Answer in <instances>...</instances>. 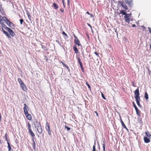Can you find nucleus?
Returning <instances> with one entry per match:
<instances>
[{
  "mask_svg": "<svg viewBox=\"0 0 151 151\" xmlns=\"http://www.w3.org/2000/svg\"><path fill=\"white\" fill-rule=\"evenodd\" d=\"M134 98L136 100V102L138 105L140 107L141 105L140 104V97L139 96V88H138L134 91Z\"/></svg>",
  "mask_w": 151,
  "mask_h": 151,
  "instance_id": "f257e3e1",
  "label": "nucleus"
},
{
  "mask_svg": "<svg viewBox=\"0 0 151 151\" xmlns=\"http://www.w3.org/2000/svg\"><path fill=\"white\" fill-rule=\"evenodd\" d=\"M6 23L8 25H10L11 23L9 22L7 19L6 17H3V19L1 21H0V23L1 24H4V23ZM4 25L3 24V26H2V27H4Z\"/></svg>",
  "mask_w": 151,
  "mask_h": 151,
  "instance_id": "f03ea898",
  "label": "nucleus"
},
{
  "mask_svg": "<svg viewBox=\"0 0 151 151\" xmlns=\"http://www.w3.org/2000/svg\"><path fill=\"white\" fill-rule=\"evenodd\" d=\"M130 14H127L125 15L124 17V21L125 22H127L128 23H129L130 18Z\"/></svg>",
  "mask_w": 151,
  "mask_h": 151,
  "instance_id": "7ed1b4c3",
  "label": "nucleus"
},
{
  "mask_svg": "<svg viewBox=\"0 0 151 151\" xmlns=\"http://www.w3.org/2000/svg\"><path fill=\"white\" fill-rule=\"evenodd\" d=\"M5 28L6 30L10 33V35H11L12 37H14L15 36V34L12 30L7 27H6Z\"/></svg>",
  "mask_w": 151,
  "mask_h": 151,
  "instance_id": "20e7f679",
  "label": "nucleus"
},
{
  "mask_svg": "<svg viewBox=\"0 0 151 151\" xmlns=\"http://www.w3.org/2000/svg\"><path fill=\"white\" fill-rule=\"evenodd\" d=\"M77 60L78 63V64H79L81 68L82 71V72H84V69L83 68V66L81 59L79 57H78V58Z\"/></svg>",
  "mask_w": 151,
  "mask_h": 151,
  "instance_id": "39448f33",
  "label": "nucleus"
},
{
  "mask_svg": "<svg viewBox=\"0 0 151 151\" xmlns=\"http://www.w3.org/2000/svg\"><path fill=\"white\" fill-rule=\"evenodd\" d=\"M37 123L38 126L37 127V131L39 133H41L42 132V129L40 123Z\"/></svg>",
  "mask_w": 151,
  "mask_h": 151,
  "instance_id": "423d86ee",
  "label": "nucleus"
},
{
  "mask_svg": "<svg viewBox=\"0 0 151 151\" xmlns=\"http://www.w3.org/2000/svg\"><path fill=\"white\" fill-rule=\"evenodd\" d=\"M24 114H25L28 113V108L25 104H24Z\"/></svg>",
  "mask_w": 151,
  "mask_h": 151,
  "instance_id": "0eeeda50",
  "label": "nucleus"
},
{
  "mask_svg": "<svg viewBox=\"0 0 151 151\" xmlns=\"http://www.w3.org/2000/svg\"><path fill=\"white\" fill-rule=\"evenodd\" d=\"M151 138L147 137H144L143 139L145 143H148L150 142Z\"/></svg>",
  "mask_w": 151,
  "mask_h": 151,
  "instance_id": "6e6552de",
  "label": "nucleus"
},
{
  "mask_svg": "<svg viewBox=\"0 0 151 151\" xmlns=\"http://www.w3.org/2000/svg\"><path fill=\"white\" fill-rule=\"evenodd\" d=\"M20 86L22 89L24 91L26 92L27 91V87L26 86H25L24 83L21 86Z\"/></svg>",
  "mask_w": 151,
  "mask_h": 151,
  "instance_id": "1a4fd4ad",
  "label": "nucleus"
},
{
  "mask_svg": "<svg viewBox=\"0 0 151 151\" xmlns=\"http://www.w3.org/2000/svg\"><path fill=\"white\" fill-rule=\"evenodd\" d=\"M76 45H77L78 46L81 47V48H82V46L80 42V41L78 38L76 37Z\"/></svg>",
  "mask_w": 151,
  "mask_h": 151,
  "instance_id": "9d476101",
  "label": "nucleus"
},
{
  "mask_svg": "<svg viewBox=\"0 0 151 151\" xmlns=\"http://www.w3.org/2000/svg\"><path fill=\"white\" fill-rule=\"evenodd\" d=\"M120 119L122 127H123L126 129L128 130L127 128L126 127L123 122L122 121V119L121 117H120Z\"/></svg>",
  "mask_w": 151,
  "mask_h": 151,
  "instance_id": "9b49d317",
  "label": "nucleus"
},
{
  "mask_svg": "<svg viewBox=\"0 0 151 151\" xmlns=\"http://www.w3.org/2000/svg\"><path fill=\"white\" fill-rule=\"evenodd\" d=\"M25 115L26 116L28 120H30L32 119V116L31 114L28 113Z\"/></svg>",
  "mask_w": 151,
  "mask_h": 151,
  "instance_id": "f8f14e48",
  "label": "nucleus"
},
{
  "mask_svg": "<svg viewBox=\"0 0 151 151\" xmlns=\"http://www.w3.org/2000/svg\"><path fill=\"white\" fill-rule=\"evenodd\" d=\"M145 134L146 136L147 137L151 138V134L148 131H146L145 132Z\"/></svg>",
  "mask_w": 151,
  "mask_h": 151,
  "instance_id": "ddd939ff",
  "label": "nucleus"
},
{
  "mask_svg": "<svg viewBox=\"0 0 151 151\" xmlns=\"http://www.w3.org/2000/svg\"><path fill=\"white\" fill-rule=\"evenodd\" d=\"M105 146H106V141H105V140H104L103 141V145H102L103 151H106V150H105Z\"/></svg>",
  "mask_w": 151,
  "mask_h": 151,
  "instance_id": "4468645a",
  "label": "nucleus"
},
{
  "mask_svg": "<svg viewBox=\"0 0 151 151\" xmlns=\"http://www.w3.org/2000/svg\"><path fill=\"white\" fill-rule=\"evenodd\" d=\"M46 126H47V127H48V132L49 134L50 135H51V132L50 130L49 124L47 122L46 123Z\"/></svg>",
  "mask_w": 151,
  "mask_h": 151,
  "instance_id": "2eb2a0df",
  "label": "nucleus"
},
{
  "mask_svg": "<svg viewBox=\"0 0 151 151\" xmlns=\"http://www.w3.org/2000/svg\"><path fill=\"white\" fill-rule=\"evenodd\" d=\"M2 30L3 31V32L8 37H10V35L9 34V33L6 31H5L3 29V28H2Z\"/></svg>",
  "mask_w": 151,
  "mask_h": 151,
  "instance_id": "dca6fc26",
  "label": "nucleus"
},
{
  "mask_svg": "<svg viewBox=\"0 0 151 151\" xmlns=\"http://www.w3.org/2000/svg\"><path fill=\"white\" fill-rule=\"evenodd\" d=\"M125 1L126 3L129 5H131L132 4V2L129 0H126Z\"/></svg>",
  "mask_w": 151,
  "mask_h": 151,
  "instance_id": "f3484780",
  "label": "nucleus"
},
{
  "mask_svg": "<svg viewBox=\"0 0 151 151\" xmlns=\"http://www.w3.org/2000/svg\"><path fill=\"white\" fill-rule=\"evenodd\" d=\"M122 14L123 15H126V14H127L126 12L125 11L123 10H120V14Z\"/></svg>",
  "mask_w": 151,
  "mask_h": 151,
  "instance_id": "a211bd4d",
  "label": "nucleus"
},
{
  "mask_svg": "<svg viewBox=\"0 0 151 151\" xmlns=\"http://www.w3.org/2000/svg\"><path fill=\"white\" fill-rule=\"evenodd\" d=\"M136 114H137L138 116H140V111L138 109H137L135 110Z\"/></svg>",
  "mask_w": 151,
  "mask_h": 151,
  "instance_id": "6ab92c4d",
  "label": "nucleus"
},
{
  "mask_svg": "<svg viewBox=\"0 0 151 151\" xmlns=\"http://www.w3.org/2000/svg\"><path fill=\"white\" fill-rule=\"evenodd\" d=\"M122 6L124 9L125 10H127L128 9V7L125 4H122Z\"/></svg>",
  "mask_w": 151,
  "mask_h": 151,
  "instance_id": "aec40b11",
  "label": "nucleus"
},
{
  "mask_svg": "<svg viewBox=\"0 0 151 151\" xmlns=\"http://www.w3.org/2000/svg\"><path fill=\"white\" fill-rule=\"evenodd\" d=\"M144 97L146 100H148V96L147 92H145V93Z\"/></svg>",
  "mask_w": 151,
  "mask_h": 151,
  "instance_id": "412c9836",
  "label": "nucleus"
},
{
  "mask_svg": "<svg viewBox=\"0 0 151 151\" xmlns=\"http://www.w3.org/2000/svg\"><path fill=\"white\" fill-rule=\"evenodd\" d=\"M29 133H30L32 137H33L35 136L34 134V133L32 132V131L31 129H30L29 130Z\"/></svg>",
  "mask_w": 151,
  "mask_h": 151,
  "instance_id": "4be33fe9",
  "label": "nucleus"
},
{
  "mask_svg": "<svg viewBox=\"0 0 151 151\" xmlns=\"http://www.w3.org/2000/svg\"><path fill=\"white\" fill-rule=\"evenodd\" d=\"M86 85L88 86V87L89 88V89H90V90H91V87L90 85L88 84V82L86 81Z\"/></svg>",
  "mask_w": 151,
  "mask_h": 151,
  "instance_id": "5701e85b",
  "label": "nucleus"
},
{
  "mask_svg": "<svg viewBox=\"0 0 151 151\" xmlns=\"http://www.w3.org/2000/svg\"><path fill=\"white\" fill-rule=\"evenodd\" d=\"M7 144L8 145L7 147L9 149L8 151H10L11 150V147L9 143L8 142H7Z\"/></svg>",
  "mask_w": 151,
  "mask_h": 151,
  "instance_id": "b1692460",
  "label": "nucleus"
},
{
  "mask_svg": "<svg viewBox=\"0 0 151 151\" xmlns=\"http://www.w3.org/2000/svg\"><path fill=\"white\" fill-rule=\"evenodd\" d=\"M53 7H54V8L55 9H56L58 8V6L55 3H53Z\"/></svg>",
  "mask_w": 151,
  "mask_h": 151,
  "instance_id": "393cba45",
  "label": "nucleus"
},
{
  "mask_svg": "<svg viewBox=\"0 0 151 151\" xmlns=\"http://www.w3.org/2000/svg\"><path fill=\"white\" fill-rule=\"evenodd\" d=\"M95 145H96V144H95V143H94L93 146V147L92 151H96Z\"/></svg>",
  "mask_w": 151,
  "mask_h": 151,
  "instance_id": "a878e982",
  "label": "nucleus"
},
{
  "mask_svg": "<svg viewBox=\"0 0 151 151\" xmlns=\"http://www.w3.org/2000/svg\"><path fill=\"white\" fill-rule=\"evenodd\" d=\"M61 63H62L63 65V66L65 67V68H67L68 69H69L68 67L65 64H64L62 62H61Z\"/></svg>",
  "mask_w": 151,
  "mask_h": 151,
  "instance_id": "bb28decb",
  "label": "nucleus"
},
{
  "mask_svg": "<svg viewBox=\"0 0 151 151\" xmlns=\"http://www.w3.org/2000/svg\"><path fill=\"white\" fill-rule=\"evenodd\" d=\"M132 104H133V105L135 109V110H136L137 109V106H136L135 104L134 103V102H133V103H132Z\"/></svg>",
  "mask_w": 151,
  "mask_h": 151,
  "instance_id": "cd10ccee",
  "label": "nucleus"
},
{
  "mask_svg": "<svg viewBox=\"0 0 151 151\" xmlns=\"http://www.w3.org/2000/svg\"><path fill=\"white\" fill-rule=\"evenodd\" d=\"M101 95L102 97L103 98V99H106V98L105 97L103 93L101 92Z\"/></svg>",
  "mask_w": 151,
  "mask_h": 151,
  "instance_id": "c85d7f7f",
  "label": "nucleus"
},
{
  "mask_svg": "<svg viewBox=\"0 0 151 151\" xmlns=\"http://www.w3.org/2000/svg\"><path fill=\"white\" fill-rule=\"evenodd\" d=\"M65 129H67L68 131H69L70 129V127H68L66 125L65 126Z\"/></svg>",
  "mask_w": 151,
  "mask_h": 151,
  "instance_id": "c756f323",
  "label": "nucleus"
},
{
  "mask_svg": "<svg viewBox=\"0 0 151 151\" xmlns=\"http://www.w3.org/2000/svg\"><path fill=\"white\" fill-rule=\"evenodd\" d=\"M28 127L29 129V130L30 129H31L30 127H31V126L30 124L29 123H28Z\"/></svg>",
  "mask_w": 151,
  "mask_h": 151,
  "instance_id": "7c9ffc66",
  "label": "nucleus"
},
{
  "mask_svg": "<svg viewBox=\"0 0 151 151\" xmlns=\"http://www.w3.org/2000/svg\"><path fill=\"white\" fill-rule=\"evenodd\" d=\"M62 34L64 35L65 36H66L67 37H68V36L66 33H65L64 32H62Z\"/></svg>",
  "mask_w": 151,
  "mask_h": 151,
  "instance_id": "2f4dec72",
  "label": "nucleus"
},
{
  "mask_svg": "<svg viewBox=\"0 0 151 151\" xmlns=\"http://www.w3.org/2000/svg\"><path fill=\"white\" fill-rule=\"evenodd\" d=\"M20 85V86H21V85H22L23 84H24V83H23V82L22 81L21 82H20L19 83Z\"/></svg>",
  "mask_w": 151,
  "mask_h": 151,
  "instance_id": "473e14b6",
  "label": "nucleus"
},
{
  "mask_svg": "<svg viewBox=\"0 0 151 151\" xmlns=\"http://www.w3.org/2000/svg\"><path fill=\"white\" fill-rule=\"evenodd\" d=\"M94 54H96V56H97L98 57H99V54H98L97 52H94Z\"/></svg>",
  "mask_w": 151,
  "mask_h": 151,
  "instance_id": "72a5a7b5",
  "label": "nucleus"
},
{
  "mask_svg": "<svg viewBox=\"0 0 151 151\" xmlns=\"http://www.w3.org/2000/svg\"><path fill=\"white\" fill-rule=\"evenodd\" d=\"M20 21L21 24H22V23L23 22V20L22 19H21L20 20Z\"/></svg>",
  "mask_w": 151,
  "mask_h": 151,
  "instance_id": "f704fd0d",
  "label": "nucleus"
},
{
  "mask_svg": "<svg viewBox=\"0 0 151 151\" xmlns=\"http://www.w3.org/2000/svg\"><path fill=\"white\" fill-rule=\"evenodd\" d=\"M18 82L19 83L20 82H21L22 81L21 80V79L20 78H18Z\"/></svg>",
  "mask_w": 151,
  "mask_h": 151,
  "instance_id": "c9c22d12",
  "label": "nucleus"
},
{
  "mask_svg": "<svg viewBox=\"0 0 151 151\" xmlns=\"http://www.w3.org/2000/svg\"><path fill=\"white\" fill-rule=\"evenodd\" d=\"M148 29H149V31L150 33L151 34V28H150V27H148Z\"/></svg>",
  "mask_w": 151,
  "mask_h": 151,
  "instance_id": "e433bc0d",
  "label": "nucleus"
},
{
  "mask_svg": "<svg viewBox=\"0 0 151 151\" xmlns=\"http://www.w3.org/2000/svg\"><path fill=\"white\" fill-rule=\"evenodd\" d=\"M94 112L96 114L97 116L98 117L99 116V115H98V114L97 111H95Z\"/></svg>",
  "mask_w": 151,
  "mask_h": 151,
  "instance_id": "4c0bfd02",
  "label": "nucleus"
},
{
  "mask_svg": "<svg viewBox=\"0 0 151 151\" xmlns=\"http://www.w3.org/2000/svg\"><path fill=\"white\" fill-rule=\"evenodd\" d=\"M35 142L34 141V142L33 143V145L35 149Z\"/></svg>",
  "mask_w": 151,
  "mask_h": 151,
  "instance_id": "58836bf2",
  "label": "nucleus"
},
{
  "mask_svg": "<svg viewBox=\"0 0 151 151\" xmlns=\"http://www.w3.org/2000/svg\"><path fill=\"white\" fill-rule=\"evenodd\" d=\"M141 27L143 29H145V27L144 26H141Z\"/></svg>",
  "mask_w": 151,
  "mask_h": 151,
  "instance_id": "ea45409f",
  "label": "nucleus"
},
{
  "mask_svg": "<svg viewBox=\"0 0 151 151\" xmlns=\"http://www.w3.org/2000/svg\"><path fill=\"white\" fill-rule=\"evenodd\" d=\"M62 2H63V4L64 7H65V6L64 3V0H62Z\"/></svg>",
  "mask_w": 151,
  "mask_h": 151,
  "instance_id": "a19ab883",
  "label": "nucleus"
},
{
  "mask_svg": "<svg viewBox=\"0 0 151 151\" xmlns=\"http://www.w3.org/2000/svg\"><path fill=\"white\" fill-rule=\"evenodd\" d=\"M3 17L0 16V21H1L3 19Z\"/></svg>",
  "mask_w": 151,
  "mask_h": 151,
  "instance_id": "79ce46f5",
  "label": "nucleus"
},
{
  "mask_svg": "<svg viewBox=\"0 0 151 151\" xmlns=\"http://www.w3.org/2000/svg\"><path fill=\"white\" fill-rule=\"evenodd\" d=\"M73 49L75 52H76V47H73Z\"/></svg>",
  "mask_w": 151,
  "mask_h": 151,
  "instance_id": "37998d69",
  "label": "nucleus"
},
{
  "mask_svg": "<svg viewBox=\"0 0 151 151\" xmlns=\"http://www.w3.org/2000/svg\"><path fill=\"white\" fill-rule=\"evenodd\" d=\"M6 135V134H5V138H6V141H7V140H8L7 138V137Z\"/></svg>",
  "mask_w": 151,
  "mask_h": 151,
  "instance_id": "c03bdc74",
  "label": "nucleus"
},
{
  "mask_svg": "<svg viewBox=\"0 0 151 151\" xmlns=\"http://www.w3.org/2000/svg\"><path fill=\"white\" fill-rule=\"evenodd\" d=\"M60 10L62 12H64V10L63 9H61Z\"/></svg>",
  "mask_w": 151,
  "mask_h": 151,
  "instance_id": "a18cd8bd",
  "label": "nucleus"
},
{
  "mask_svg": "<svg viewBox=\"0 0 151 151\" xmlns=\"http://www.w3.org/2000/svg\"><path fill=\"white\" fill-rule=\"evenodd\" d=\"M45 59L47 61L48 58L47 57H46V56H45Z\"/></svg>",
  "mask_w": 151,
  "mask_h": 151,
  "instance_id": "49530a36",
  "label": "nucleus"
},
{
  "mask_svg": "<svg viewBox=\"0 0 151 151\" xmlns=\"http://www.w3.org/2000/svg\"><path fill=\"white\" fill-rule=\"evenodd\" d=\"M90 15L91 17H93V14H90Z\"/></svg>",
  "mask_w": 151,
  "mask_h": 151,
  "instance_id": "de8ad7c7",
  "label": "nucleus"
},
{
  "mask_svg": "<svg viewBox=\"0 0 151 151\" xmlns=\"http://www.w3.org/2000/svg\"><path fill=\"white\" fill-rule=\"evenodd\" d=\"M2 6L1 4L0 3V10L1 11V8Z\"/></svg>",
  "mask_w": 151,
  "mask_h": 151,
  "instance_id": "09e8293b",
  "label": "nucleus"
},
{
  "mask_svg": "<svg viewBox=\"0 0 151 151\" xmlns=\"http://www.w3.org/2000/svg\"><path fill=\"white\" fill-rule=\"evenodd\" d=\"M86 13L89 15H90V13H89V12H86Z\"/></svg>",
  "mask_w": 151,
  "mask_h": 151,
  "instance_id": "8fccbe9b",
  "label": "nucleus"
},
{
  "mask_svg": "<svg viewBox=\"0 0 151 151\" xmlns=\"http://www.w3.org/2000/svg\"><path fill=\"white\" fill-rule=\"evenodd\" d=\"M132 27H135L136 25L135 24H133L132 25Z\"/></svg>",
  "mask_w": 151,
  "mask_h": 151,
  "instance_id": "3c124183",
  "label": "nucleus"
},
{
  "mask_svg": "<svg viewBox=\"0 0 151 151\" xmlns=\"http://www.w3.org/2000/svg\"><path fill=\"white\" fill-rule=\"evenodd\" d=\"M132 86L134 87L135 86L134 83L133 82L132 83Z\"/></svg>",
  "mask_w": 151,
  "mask_h": 151,
  "instance_id": "603ef678",
  "label": "nucleus"
},
{
  "mask_svg": "<svg viewBox=\"0 0 151 151\" xmlns=\"http://www.w3.org/2000/svg\"><path fill=\"white\" fill-rule=\"evenodd\" d=\"M78 52V50L77 49V48L76 47V53H77V52Z\"/></svg>",
  "mask_w": 151,
  "mask_h": 151,
  "instance_id": "864d4df0",
  "label": "nucleus"
},
{
  "mask_svg": "<svg viewBox=\"0 0 151 151\" xmlns=\"http://www.w3.org/2000/svg\"><path fill=\"white\" fill-rule=\"evenodd\" d=\"M88 26H90L91 28V26L90 24H88Z\"/></svg>",
  "mask_w": 151,
  "mask_h": 151,
  "instance_id": "5fc2aeb1",
  "label": "nucleus"
},
{
  "mask_svg": "<svg viewBox=\"0 0 151 151\" xmlns=\"http://www.w3.org/2000/svg\"><path fill=\"white\" fill-rule=\"evenodd\" d=\"M74 42L76 43V39H74Z\"/></svg>",
  "mask_w": 151,
  "mask_h": 151,
  "instance_id": "6e6d98bb",
  "label": "nucleus"
},
{
  "mask_svg": "<svg viewBox=\"0 0 151 151\" xmlns=\"http://www.w3.org/2000/svg\"><path fill=\"white\" fill-rule=\"evenodd\" d=\"M47 130H48V127H47V128H46Z\"/></svg>",
  "mask_w": 151,
  "mask_h": 151,
  "instance_id": "4d7b16f0",
  "label": "nucleus"
},
{
  "mask_svg": "<svg viewBox=\"0 0 151 151\" xmlns=\"http://www.w3.org/2000/svg\"><path fill=\"white\" fill-rule=\"evenodd\" d=\"M27 15H28V17H29V16H30L29 15V14H27Z\"/></svg>",
  "mask_w": 151,
  "mask_h": 151,
  "instance_id": "13d9d810",
  "label": "nucleus"
},
{
  "mask_svg": "<svg viewBox=\"0 0 151 151\" xmlns=\"http://www.w3.org/2000/svg\"><path fill=\"white\" fill-rule=\"evenodd\" d=\"M74 37L76 38V36L75 35V34L74 35Z\"/></svg>",
  "mask_w": 151,
  "mask_h": 151,
  "instance_id": "bf43d9fd",
  "label": "nucleus"
},
{
  "mask_svg": "<svg viewBox=\"0 0 151 151\" xmlns=\"http://www.w3.org/2000/svg\"><path fill=\"white\" fill-rule=\"evenodd\" d=\"M150 48H151V45H150Z\"/></svg>",
  "mask_w": 151,
  "mask_h": 151,
  "instance_id": "052dcab7",
  "label": "nucleus"
},
{
  "mask_svg": "<svg viewBox=\"0 0 151 151\" xmlns=\"http://www.w3.org/2000/svg\"><path fill=\"white\" fill-rule=\"evenodd\" d=\"M1 13L2 14H4V13H3V12H1Z\"/></svg>",
  "mask_w": 151,
  "mask_h": 151,
  "instance_id": "680f3d73",
  "label": "nucleus"
},
{
  "mask_svg": "<svg viewBox=\"0 0 151 151\" xmlns=\"http://www.w3.org/2000/svg\"><path fill=\"white\" fill-rule=\"evenodd\" d=\"M68 3H69V0H68Z\"/></svg>",
  "mask_w": 151,
  "mask_h": 151,
  "instance_id": "e2e57ef3",
  "label": "nucleus"
}]
</instances>
